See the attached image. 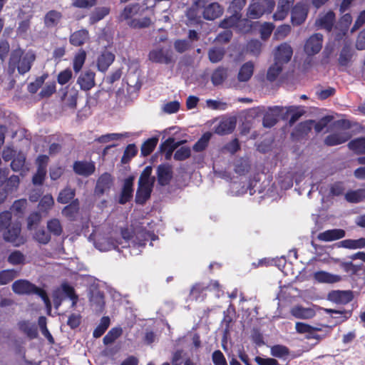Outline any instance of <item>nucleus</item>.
Here are the masks:
<instances>
[{
  "instance_id": "1",
  "label": "nucleus",
  "mask_w": 365,
  "mask_h": 365,
  "mask_svg": "<svg viewBox=\"0 0 365 365\" xmlns=\"http://www.w3.org/2000/svg\"><path fill=\"white\" fill-rule=\"evenodd\" d=\"M151 173L152 168L147 166L140 176L135 198L138 203H144L150 195L155 180L154 178L150 177Z\"/></svg>"
},
{
  "instance_id": "2",
  "label": "nucleus",
  "mask_w": 365,
  "mask_h": 365,
  "mask_svg": "<svg viewBox=\"0 0 365 365\" xmlns=\"http://www.w3.org/2000/svg\"><path fill=\"white\" fill-rule=\"evenodd\" d=\"M12 290L16 294L21 295L36 294L41 297L47 308H51V302L46 292L43 289L37 287L28 280H16L12 284Z\"/></svg>"
},
{
  "instance_id": "3",
  "label": "nucleus",
  "mask_w": 365,
  "mask_h": 365,
  "mask_svg": "<svg viewBox=\"0 0 365 365\" xmlns=\"http://www.w3.org/2000/svg\"><path fill=\"white\" fill-rule=\"evenodd\" d=\"M336 125L339 129L327 135L324 140V143L329 146H334L346 142L351 137V133L349 130L351 127L349 121L346 120H338Z\"/></svg>"
},
{
  "instance_id": "4",
  "label": "nucleus",
  "mask_w": 365,
  "mask_h": 365,
  "mask_svg": "<svg viewBox=\"0 0 365 365\" xmlns=\"http://www.w3.org/2000/svg\"><path fill=\"white\" fill-rule=\"evenodd\" d=\"M34 60L35 56L32 53H24L21 49H16L11 53L9 66L13 69L17 67L19 73L24 74L31 69V63Z\"/></svg>"
},
{
  "instance_id": "5",
  "label": "nucleus",
  "mask_w": 365,
  "mask_h": 365,
  "mask_svg": "<svg viewBox=\"0 0 365 365\" xmlns=\"http://www.w3.org/2000/svg\"><path fill=\"white\" fill-rule=\"evenodd\" d=\"M123 242L114 241L108 237H98L95 242V247L100 251L106 252L112 249H116L119 245L122 247H130V242L132 235L128 229H123L121 231Z\"/></svg>"
},
{
  "instance_id": "6",
  "label": "nucleus",
  "mask_w": 365,
  "mask_h": 365,
  "mask_svg": "<svg viewBox=\"0 0 365 365\" xmlns=\"http://www.w3.org/2000/svg\"><path fill=\"white\" fill-rule=\"evenodd\" d=\"M274 0H261L250 4L247 8L246 16L249 19H258L264 14H270L274 10Z\"/></svg>"
},
{
  "instance_id": "7",
  "label": "nucleus",
  "mask_w": 365,
  "mask_h": 365,
  "mask_svg": "<svg viewBox=\"0 0 365 365\" xmlns=\"http://www.w3.org/2000/svg\"><path fill=\"white\" fill-rule=\"evenodd\" d=\"M114 178L108 173H103L97 180L94 189V194L98 197H101L107 194L113 185Z\"/></svg>"
},
{
  "instance_id": "8",
  "label": "nucleus",
  "mask_w": 365,
  "mask_h": 365,
  "mask_svg": "<svg viewBox=\"0 0 365 365\" xmlns=\"http://www.w3.org/2000/svg\"><path fill=\"white\" fill-rule=\"evenodd\" d=\"M323 36L321 34L312 35L305 42L304 51L308 56L318 53L322 47Z\"/></svg>"
},
{
  "instance_id": "9",
  "label": "nucleus",
  "mask_w": 365,
  "mask_h": 365,
  "mask_svg": "<svg viewBox=\"0 0 365 365\" xmlns=\"http://www.w3.org/2000/svg\"><path fill=\"white\" fill-rule=\"evenodd\" d=\"M293 50L287 43H281L274 51V60L282 64L287 63L292 58Z\"/></svg>"
},
{
  "instance_id": "10",
  "label": "nucleus",
  "mask_w": 365,
  "mask_h": 365,
  "mask_svg": "<svg viewBox=\"0 0 365 365\" xmlns=\"http://www.w3.org/2000/svg\"><path fill=\"white\" fill-rule=\"evenodd\" d=\"M148 58L154 63L168 64L172 62V53L169 50L156 48L150 51Z\"/></svg>"
},
{
  "instance_id": "11",
  "label": "nucleus",
  "mask_w": 365,
  "mask_h": 365,
  "mask_svg": "<svg viewBox=\"0 0 365 365\" xmlns=\"http://www.w3.org/2000/svg\"><path fill=\"white\" fill-rule=\"evenodd\" d=\"M284 107L282 106H274L269 108L265 113L263 118V125L266 128H271L274 126L277 122V118L279 116L283 117Z\"/></svg>"
},
{
  "instance_id": "12",
  "label": "nucleus",
  "mask_w": 365,
  "mask_h": 365,
  "mask_svg": "<svg viewBox=\"0 0 365 365\" xmlns=\"http://www.w3.org/2000/svg\"><path fill=\"white\" fill-rule=\"evenodd\" d=\"M354 298L353 292L350 290H334L328 294L327 299L336 304H346Z\"/></svg>"
},
{
  "instance_id": "13",
  "label": "nucleus",
  "mask_w": 365,
  "mask_h": 365,
  "mask_svg": "<svg viewBox=\"0 0 365 365\" xmlns=\"http://www.w3.org/2000/svg\"><path fill=\"white\" fill-rule=\"evenodd\" d=\"M237 119L235 117L222 118L215 128V133L218 135H227L231 133L235 128Z\"/></svg>"
},
{
  "instance_id": "14",
  "label": "nucleus",
  "mask_w": 365,
  "mask_h": 365,
  "mask_svg": "<svg viewBox=\"0 0 365 365\" xmlns=\"http://www.w3.org/2000/svg\"><path fill=\"white\" fill-rule=\"evenodd\" d=\"M95 73L91 70H86L81 73L77 79V83L83 91H89L95 86Z\"/></svg>"
},
{
  "instance_id": "15",
  "label": "nucleus",
  "mask_w": 365,
  "mask_h": 365,
  "mask_svg": "<svg viewBox=\"0 0 365 365\" xmlns=\"http://www.w3.org/2000/svg\"><path fill=\"white\" fill-rule=\"evenodd\" d=\"M308 6L304 3L297 4L292 11V21L293 24L300 25L307 19Z\"/></svg>"
},
{
  "instance_id": "16",
  "label": "nucleus",
  "mask_w": 365,
  "mask_h": 365,
  "mask_svg": "<svg viewBox=\"0 0 365 365\" xmlns=\"http://www.w3.org/2000/svg\"><path fill=\"white\" fill-rule=\"evenodd\" d=\"M144 11L145 9L142 8L138 4H129L122 11L120 19L127 21L128 23L131 19H135L140 16Z\"/></svg>"
},
{
  "instance_id": "17",
  "label": "nucleus",
  "mask_w": 365,
  "mask_h": 365,
  "mask_svg": "<svg viewBox=\"0 0 365 365\" xmlns=\"http://www.w3.org/2000/svg\"><path fill=\"white\" fill-rule=\"evenodd\" d=\"M2 232L4 239L6 241L16 242V245H19V237L21 232V226L18 222H12Z\"/></svg>"
},
{
  "instance_id": "18",
  "label": "nucleus",
  "mask_w": 365,
  "mask_h": 365,
  "mask_svg": "<svg viewBox=\"0 0 365 365\" xmlns=\"http://www.w3.org/2000/svg\"><path fill=\"white\" fill-rule=\"evenodd\" d=\"M96 170L95 164L92 162L77 161L73 164L74 172L80 175L89 176Z\"/></svg>"
},
{
  "instance_id": "19",
  "label": "nucleus",
  "mask_w": 365,
  "mask_h": 365,
  "mask_svg": "<svg viewBox=\"0 0 365 365\" xmlns=\"http://www.w3.org/2000/svg\"><path fill=\"white\" fill-rule=\"evenodd\" d=\"M133 180L134 178L133 177H130L125 180L123 187L118 200V202L120 204H125L132 198L133 192Z\"/></svg>"
},
{
  "instance_id": "20",
  "label": "nucleus",
  "mask_w": 365,
  "mask_h": 365,
  "mask_svg": "<svg viewBox=\"0 0 365 365\" xmlns=\"http://www.w3.org/2000/svg\"><path fill=\"white\" fill-rule=\"evenodd\" d=\"M345 236V231L341 229H333L326 230L319 233L317 238L320 241L330 242L343 238Z\"/></svg>"
},
{
  "instance_id": "21",
  "label": "nucleus",
  "mask_w": 365,
  "mask_h": 365,
  "mask_svg": "<svg viewBox=\"0 0 365 365\" xmlns=\"http://www.w3.org/2000/svg\"><path fill=\"white\" fill-rule=\"evenodd\" d=\"M314 279L319 283L334 284L341 280L340 275L334 274L325 271L316 272L313 275Z\"/></svg>"
},
{
  "instance_id": "22",
  "label": "nucleus",
  "mask_w": 365,
  "mask_h": 365,
  "mask_svg": "<svg viewBox=\"0 0 365 365\" xmlns=\"http://www.w3.org/2000/svg\"><path fill=\"white\" fill-rule=\"evenodd\" d=\"M335 21V14L333 11H328L319 16L316 25L322 29L330 31Z\"/></svg>"
},
{
  "instance_id": "23",
  "label": "nucleus",
  "mask_w": 365,
  "mask_h": 365,
  "mask_svg": "<svg viewBox=\"0 0 365 365\" xmlns=\"http://www.w3.org/2000/svg\"><path fill=\"white\" fill-rule=\"evenodd\" d=\"M293 3L294 0H279L277 11L273 15V19L276 21L283 20L287 16Z\"/></svg>"
},
{
  "instance_id": "24",
  "label": "nucleus",
  "mask_w": 365,
  "mask_h": 365,
  "mask_svg": "<svg viewBox=\"0 0 365 365\" xmlns=\"http://www.w3.org/2000/svg\"><path fill=\"white\" fill-rule=\"evenodd\" d=\"M291 314L296 318L308 319L314 317L316 312L313 308L295 306L291 309Z\"/></svg>"
},
{
  "instance_id": "25",
  "label": "nucleus",
  "mask_w": 365,
  "mask_h": 365,
  "mask_svg": "<svg viewBox=\"0 0 365 365\" xmlns=\"http://www.w3.org/2000/svg\"><path fill=\"white\" fill-rule=\"evenodd\" d=\"M222 8L217 3H212L206 6L203 11V16L207 20H214L222 15Z\"/></svg>"
},
{
  "instance_id": "26",
  "label": "nucleus",
  "mask_w": 365,
  "mask_h": 365,
  "mask_svg": "<svg viewBox=\"0 0 365 365\" xmlns=\"http://www.w3.org/2000/svg\"><path fill=\"white\" fill-rule=\"evenodd\" d=\"M304 110L300 106L284 107L283 118H286L291 115L289 123H294L302 115L304 114Z\"/></svg>"
},
{
  "instance_id": "27",
  "label": "nucleus",
  "mask_w": 365,
  "mask_h": 365,
  "mask_svg": "<svg viewBox=\"0 0 365 365\" xmlns=\"http://www.w3.org/2000/svg\"><path fill=\"white\" fill-rule=\"evenodd\" d=\"M172 178V168L169 165H160L158 168V180L161 185L169 183Z\"/></svg>"
},
{
  "instance_id": "28",
  "label": "nucleus",
  "mask_w": 365,
  "mask_h": 365,
  "mask_svg": "<svg viewBox=\"0 0 365 365\" xmlns=\"http://www.w3.org/2000/svg\"><path fill=\"white\" fill-rule=\"evenodd\" d=\"M115 56L110 51L103 52L98 58L97 66L101 71H106L113 62Z\"/></svg>"
},
{
  "instance_id": "29",
  "label": "nucleus",
  "mask_w": 365,
  "mask_h": 365,
  "mask_svg": "<svg viewBox=\"0 0 365 365\" xmlns=\"http://www.w3.org/2000/svg\"><path fill=\"white\" fill-rule=\"evenodd\" d=\"M89 38L88 31L86 29H81L75 31L71 35L70 42L75 46H80L85 43Z\"/></svg>"
},
{
  "instance_id": "30",
  "label": "nucleus",
  "mask_w": 365,
  "mask_h": 365,
  "mask_svg": "<svg viewBox=\"0 0 365 365\" xmlns=\"http://www.w3.org/2000/svg\"><path fill=\"white\" fill-rule=\"evenodd\" d=\"M78 91L74 87H67L62 99L64 103L71 107L74 108L76 106Z\"/></svg>"
},
{
  "instance_id": "31",
  "label": "nucleus",
  "mask_w": 365,
  "mask_h": 365,
  "mask_svg": "<svg viewBox=\"0 0 365 365\" xmlns=\"http://www.w3.org/2000/svg\"><path fill=\"white\" fill-rule=\"evenodd\" d=\"M20 331L24 333L30 339H34L38 335L37 328L34 323L29 321H22L18 324Z\"/></svg>"
},
{
  "instance_id": "32",
  "label": "nucleus",
  "mask_w": 365,
  "mask_h": 365,
  "mask_svg": "<svg viewBox=\"0 0 365 365\" xmlns=\"http://www.w3.org/2000/svg\"><path fill=\"white\" fill-rule=\"evenodd\" d=\"M62 18L61 12L51 10L44 16V24L48 28H52L58 25Z\"/></svg>"
},
{
  "instance_id": "33",
  "label": "nucleus",
  "mask_w": 365,
  "mask_h": 365,
  "mask_svg": "<svg viewBox=\"0 0 365 365\" xmlns=\"http://www.w3.org/2000/svg\"><path fill=\"white\" fill-rule=\"evenodd\" d=\"M339 247H344L351 250L361 249L365 247V238L358 240L347 239L340 241L338 244Z\"/></svg>"
},
{
  "instance_id": "34",
  "label": "nucleus",
  "mask_w": 365,
  "mask_h": 365,
  "mask_svg": "<svg viewBox=\"0 0 365 365\" xmlns=\"http://www.w3.org/2000/svg\"><path fill=\"white\" fill-rule=\"evenodd\" d=\"M254 71V64L249 61L242 66L238 73V80L245 82L250 80Z\"/></svg>"
},
{
  "instance_id": "35",
  "label": "nucleus",
  "mask_w": 365,
  "mask_h": 365,
  "mask_svg": "<svg viewBox=\"0 0 365 365\" xmlns=\"http://www.w3.org/2000/svg\"><path fill=\"white\" fill-rule=\"evenodd\" d=\"M345 199L351 203H357L365 200V187L351 190L345 194Z\"/></svg>"
},
{
  "instance_id": "36",
  "label": "nucleus",
  "mask_w": 365,
  "mask_h": 365,
  "mask_svg": "<svg viewBox=\"0 0 365 365\" xmlns=\"http://www.w3.org/2000/svg\"><path fill=\"white\" fill-rule=\"evenodd\" d=\"M284 64L279 62L274 63L269 68L267 73V79L271 82L274 81L283 69Z\"/></svg>"
},
{
  "instance_id": "37",
  "label": "nucleus",
  "mask_w": 365,
  "mask_h": 365,
  "mask_svg": "<svg viewBox=\"0 0 365 365\" xmlns=\"http://www.w3.org/2000/svg\"><path fill=\"white\" fill-rule=\"evenodd\" d=\"M110 9L108 7H98L90 15V24H94L103 19L109 14Z\"/></svg>"
},
{
  "instance_id": "38",
  "label": "nucleus",
  "mask_w": 365,
  "mask_h": 365,
  "mask_svg": "<svg viewBox=\"0 0 365 365\" xmlns=\"http://www.w3.org/2000/svg\"><path fill=\"white\" fill-rule=\"evenodd\" d=\"M225 54V51L222 47L214 46L209 49L208 57L209 60L213 63L220 61Z\"/></svg>"
},
{
  "instance_id": "39",
  "label": "nucleus",
  "mask_w": 365,
  "mask_h": 365,
  "mask_svg": "<svg viewBox=\"0 0 365 365\" xmlns=\"http://www.w3.org/2000/svg\"><path fill=\"white\" fill-rule=\"evenodd\" d=\"M349 148L357 154L365 153V137L356 138L348 144Z\"/></svg>"
},
{
  "instance_id": "40",
  "label": "nucleus",
  "mask_w": 365,
  "mask_h": 365,
  "mask_svg": "<svg viewBox=\"0 0 365 365\" xmlns=\"http://www.w3.org/2000/svg\"><path fill=\"white\" fill-rule=\"evenodd\" d=\"M227 78V70L224 68H217L212 74L211 81L213 85L218 86L223 83Z\"/></svg>"
},
{
  "instance_id": "41",
  "label": "nucleus",
  "mask_w": 365,
  "mask_h": 365,
  "mask_svg": "<svg viewBox=\"0 0 365 365\" xmlns=\"http://www.w3.org/2000/svg\"><path fill=\"white\" fill-rule=\"evenodd\" d=\"M151 23L152 21L149 17L138 18V16L136 19L129 21L128 25L134 29H143L148 27Z\"/></svg>"
},
{
  "instance_id": "42",
  "label": "nucleus",
  "mask_w": 365,
  "mask_h": 365,
  "mask_svg": "<svg viewBox=\"0 0 365 365\" xmlns=\"http://www.w3.org/2000/svg\"><path fill=\"white\" fill-rule=\"evenodd\" d=\"M133 232L135 235V239L133 240L131 243L134 247L135 245L143 247L145 245V242L148 240V237L150 236L148 232H146L142 229L134 230Z\"/></svg>"
},
{
  "instance_id": "43",
  "label": "nucleus",
  "mask_w": 365,
  "mask_h": 365,
  "mask_svg": "<svg viewBox=\"0 0 365 365\" xmlns=\"http://www.w3.org/2000/svg\"><path fill=\"white\" fill-rule=\"evenodd\" d=\"M47 229L53 235L59 236L63 232V227L59 220L53 218L48 221Z\"/></svg>"
},
{
  "instance_id": "44",
  "label": "nucleus",
  "mask_w": 365,
  "mask_h": 365,
  "mask_svg": "<svg viewBox=\"0 0 365 365\" xmlns=\"http://www.w3.org/2000/svg\"><path fill=\"white\" fill-rule=\"evenodd\" d=\"M54 204L53 198L50 195L43 196L39 202L38 208L40 212L48 213Z\"/></svg>"
},
{
  "instance_id": "45",
  "label": "nucleus",
  "mask_w": 365,
  "mask_h": 365,
  "mask_svg": "<svg viewBox=\"0 0 365 365\" xmlns=\"http://www.w3.org/2000/svg\"><path fill=\"white\" fill-rule=\"evenodd\" d=\"M79 210V202L78 200H73L71 204L66 206L63 210V215L70 219L73 218Z\"/></svg>"
},
{
  "instance_id": "46",
  "label": "nucleus",
  "mask_w": 365,
  "mask_h": 365,
  "mask_svg": "<svg viewBox=\"0 0 365 365\" xmlns=\"http://www.w3.org/2000/svg\"><path fill=\"white\" fill-rule=\"evenodd\" d=\"M75 196V190L66 187L60 192L57 200L62 204H66L71 200Z\"/></svg>"
},
{
  "instance_id": "47",
  "label": "nucleus",
  "mask_w": 365,
  "mask_h": 365,
  "mask_svg": "<svg viewBox=\"0 0 365 365\" xmlns=\"http://www.w3.org/2000/svg\"><path fill=\"white\" fill-rule=\"evenodd\" d=\"M158 142V139L157 138H152L146 140L141 147V153L143 156H147L150 155Z\"/></svg>"
},
{
  "instance_id": "48",
  "label": "nucleus",
  "mask_w": 365,
  "mask_h": 365,
  "mask_svg": "<svg viewBox=\"0 0 365 365\" xmlns=\"http://www.w3.org/2000/svg\"><path fill=\"white\" fill-rule=\"evenodd\" d=\"M26 157L23 153H19L11 163L14 172L23 171L25 166Z\"/></svg>"
},
{
  "instance_id": "49",
  "label": "nucleus",
  "mask_w": 365,
  "mask_h": 365,
  "mask_svg": "<svg viewBox=\"0 0 365 365\" xmlns=\"http://www.w3.org/2000/svg\"><path fill=\"white\" fill-rule=\"evenodd\" d=\"M86 58V53L84 50H80L73 59V70L78 73L82 68Z\"/></svg>"
},
{
  "instance_id": "50",
  "label": "nucleus",
  "mask_w": 365,
  "mask_h": 365,
  "mask_svg": "<svg viewBox=\"0 0 365 365\" xmlns=\"http://www.w3.org/2000/svg\"><path fill=\"white\" fill-rule=\"evenodd\" d=\"M110 324V319L108 317H103L101 319L99 325L93 331V336L98 338L106 331Z\"/></svg>"
},
{
  "instance_id": "51",
  "label": "nucleus",
  "mask_w": 365,
  "mask_h": 365,
  "mask_svg": "<svg viewBox=\"0 0 365 365\" xmlns=\"http://www.w3.org/2000/svg\"><path fill=\"white\" fill-rule=\"evenodd\" d=\"M211 136L212 134L208 132L203 134L202 136L193 145V150L196 152H200L203 150L207 146Z\"/></svg>"
},
{
  "instance_id": "52",
  "label": "nucleus",
  "mask_w": 365,
  "mask_h": 365,
  "mask_svg": "<svg viewBox=\"0 0 365 365\" xmlns=\"http://www.w3.org/2000/svg\"><path fill=\"white\" fill-rule=\"evenodd\" d=\"M121 328L111 329L103 338L104 344L108 345L113 343L116 339H118L121 335Z\"/></svg>"
},
{
  "instance_id": "53",
  "label": "nucleus",
  "mask_w": 365,
  "mask_h": 365,
  "mask_svg": "<svg viewBox=\"0 0 365 365\" xmlns=\"http://www.w3.org/2000/svg\"><path fill=\"white\" fill-rule=\"evenodd\" d=\"M91 302L96 311L101 312L105 304L103 295L100 292L93 294L91 297Z\"/></svg>"
},
{
  "instance_id": "54",
  "label": "nucleus",
  "mask_w": 365,
  "mask_h": 365,
  "mask_svg": "<svg viewBox=\"0 0 365 365\" xmlns=\"http://www.w3.org/2000/svg\"><path fill=\"white\" fill-rule=\"evenodd\" d=\"M63 292L66 296L72 301V307H75L78 302V296L75 294L74 289L68 284H63L61 285Z\"/></svg>"
},
{
  "instance_id": "55",
  "label": "nucleus",
  "mask_w": 365,
  "mask_h": 365,
  "mask_svg": "<svg viewBox=\"0 0 365 365\" xmlns=\"http://www.w3.org/2000/svg\"><path fill=\"white\" fill-rule=\"evenodd\" d=\"M274 29V25L269 22H264L260 26L261 38L264 40L267 39Z\"/></svg>"
},
{
  "instance_id": "56",
  "label": "nucleus",
  "mask_w": 365,
  "mask_h": 365,
  "mask_svg": "<svg viewBox=\"0 0 365 365\" xmlns=\"http://www.w3.org/2000/svg\"><path fill=\"white\" fill-rule=\"evenodd\" d=\"M16 276V272L13 269L4 270L0 272V284H6L13 280Z\"/></svg>"
},
{
  "instance_id": "57",
  "label": "nucleus",
  "mask_w": 365,
  "mask_h": 365,
  "mask_svg": "<svg viewBox=\"0 0 365 365\" xmlns=\"http://www.w3.org/2000/svg\"><path fill=\"white\" fill-rule=\"evenodd\" d=\"M184 140L175 142L173 138H168L161 145L163 150H170L173 152L177 148L184 143Z\"/></svg>"
},
{
  "instance_id": "58",
  "label": "nucleus",
  "mask_w": 365,
  "mask_h": 365,
  "mask_svg": "<svg viewBox=\"0 0 365 365\" xmlns=\"http://www.w3.org/2000/svg\"><path fill=\"white\" fill-rule=\"evenodd\" d=\"M241 18L240 14H233L229 18L225 19L220 24L221 27L224 29L235 26Z\"/></svg>"
},
{
  "instance_id": "59",
  "label": "nucleus",
  "mask_w": 365,
  "mask_h": 365,
  "mask_svg": "<svg viewBox=\"0 0 365 365\" xmlns=\"http://www.w3.org/2000/svg\"><path fill=\"white\" fill-rule=\"evenodd\" d=\"M13 222H11V213L10 212H3L0 213V231L3 232Z\"/></svg>"
},
{
  "instance_id": "60",
  "label": "nucleus",
  "mask_w": 365,
  "mask_h": 365,
  "mask_svg": "<svg viewBox=\"0 0 365 365\" xmlns=\"http://www.w3.org/2000/svg\"><path fill=\"white\" fill-rule=\"evenodd\" d=\"M208 288L209 287H207L206 284L203 283H197L192 287L190 290V296L193 297L195 300H197L200 294L204 291L207 290Z\"/></svg>"
},
{
  "instance_id": "61",
  "label": "nucleus",
  "mask_w": 365,
  "mask_h": 365,
  "mask_svg": "<svg viewBox=\"0 0 365 365\" xmlns=\"http://www.w3.org/2000/svg\"><path fill=\"white\" fill-rule=\"evenodd\" d=\"M24 261V255L19 251H14L8 257V262L14 265L20 264Z\"/></svg>"
},
{
  "instance_id": "62",
  "label": "nucleus",
  "mask_w": 365,
  "mask_h": 365,
  "mask_svg": "<svg viewBox=\"0 0 365 365\" xmlns=\"http://www.w3.org/2000/svg\"><path fill=\"white\" fill-rule=\"evenodd\" d=\"M41 221V215L38 212L31 213L27 219V227L29 230L34 229Z\"/></svg>"
},
{
  "instance_id": "63",
  "label": "nucleus",
  "mask_w": 365,
  "mask_h": 365,
  "mask_svg": "<svg viewBox=\"0 0 365 365\" xmlns=\"http://www.w3.org/2000/svg\"><path fill=\"white\" fill-rule=\"evenodd\" d=\"M262 43L258 40H252L247 43V50L255 56H258L262 50Z\"/></svg>"
},
{
  "instance_id": "64",
  "label": "nucleus",
  "mask_w": 365,
  "mask_h": 365,
  "mask_svg": "<svg viewBox=\"0 0 365 365\" xmlns=\"http://www.w3.org/2000/svg\"><path fill=\"white\" fill-rule=\"evenodd\" d=\"M190 153L189 147H182L175 152L174 158L177 160H184L190 157Z\"/></svg>"
}]
</instances>
